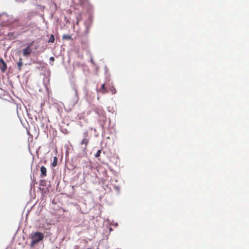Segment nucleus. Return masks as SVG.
I'll return each mask as SVG.
<instances>
[{
	"instance_id": "nucleus-11",
	"label": "nucleus",
	"mask_w": 249,
	"mask_h": 249,
	"mask_svg": "<svg viewBox=\"0 0 249 249\" xmlns=\"http://www.w3.org/2000/svg\"><path fill=\"white\" fill-rule=\"evenodd\" d=\"M109 91L111 92L112 94H115L116 92V89L113 86H111L109 88Z\"/></svg>"
},
{
	"instance_id": "nucleus-7",
	"label": "nucleus",
	"mask_w": 249,
	"mask_h": 249,
	"mask_svg": "<svg viewBox=\"0 0 249 249\" xmlns=\"http://www.w3.org/2000/svg\"><path fill=\"white\" fill-rule=\"evenodd\" d=\"M23 63H22V59L20 58L18 62V69L19 71L21 70V67H22Z\"/></svg>"
},
{
	"instance_id": "nucleus-5",
	"label": "nucleus",
	"mask_w": 249,
	"mask_h": 249,
	"mask_svg": "<svg viewBox=\"0 0 249 249\" xmlns=\"http://www.w3.org/2000/svg\"><path fill=\"white\" fill-rule=\"evenodd\" d=\"M99 91L102 94H105V93H106L107 92V89L105 88V84H102Z\"/></svg>"
},
{
	"instance_id": "nucleus-14",
	"label": "nucleus",
	"mask_w": 249,
	"mask_h": 249,
	"mask_svg": "<svg viewBox=\"0 0 249 249\" xmlns=\"http://www.w3.org/2000/svg\"><path fill=\"white\" fill-rule=\"evenodd\" d=\"M74 91H75L76 95H77V89L75 88H74Z\"/></svg>"
},
{
	"instance_id": "nucleus-3",
	"label": "nucleus",
	"mask_w": 249,
	"mask_h": 249,
	"mask_svg": "<svg viewBox=\"0 0 249 249\" xmlns=\"http://www.w3.org/2000/svg\"><path fill=\"white\" fill-rule=\"evenodd\" d=\"M0 70L2 72H5L7 70V64L1 57H0Z\"/></svg>"
},
{
	"instance_id": "nucleus-10",
	"label": "nucleus",
	"mask_w": 249,
	"mask_h": 249,
	"mask_svg": "<svg viewBox=\"0 0 249 249\" xmlns=\"http://www.w3.org/2000/svg\"><path fill=\"white\" fill-rule=\"evenodd\" d=\"M54 40H55V38H54V36L53 35H51L50 37L48 42H51V43H53L54 42Z\"/></svg>"
},
{
	"instance_id": "nucleus-13",
	"label": "nucleus",
	"mask_w": 249,
	"mask_h": 249,
	"mask_svg": "<svg viewBox=\"0 0 249 249\" xmlns=\"http://www.w3.org/2000/svg\"><path fill=\"white\" fill-rule=\"evenodd\" d=\"M50 60L51 61L50 64L51 65H53V62L54 61V58L53 56H52L50 58Z\"/></svg>"
},
{
	"instance_id": "nucleus-6",
	"label": "nucleus",
	"mask_w": 249,
	"mask_h": 249,
	"mask_svg": "<svg viewBox=\"0 0 249 249\" xmlns=\"http://www.w3.org/2000/svg\"><path fill=\"white\" fill-rule=\"evenodd\" d=\"M89 139H88V138H85L81 142V144H85V147H84V149H86V147H87V145L88 144V143H89Z\"/></svg>"
},
{
	"instance_id": "nucleus-12",
	"label": "nucleus",
	"mask_w": 249,
	"mask_h": 249,
	"mask_svg": "<svg viewBox=\"0 0 249 249\" xmlns=\"http://www.w3.org/2000/svg\"><path fill=\"white\" fill-rule=\"evenodd\" d=\"M101 150H98V151L97 152V153H96V154L95 155V157L96 158L99 157L101 154Z\"/></svg>"
},
{
	"instance_id": "nucleus-8",
	"label": "nucleus",
	"mask_w": 249,
	"mask_h": 249,
	"mask_svg": "<svg viewBox=\"0 0 249 249\" xmlns=\"http://www.w3.org/2000/svg\"><path fill=\"white\" fill-rule=\"evenodd\" d=\"M62 39L64 40H70L71 39V36L68 35H64L62 36Z\"/></svg>"
},
{
	"instance_id": "nucleus-15",
	"label": "nucleus",
	"mask_w": 249,
	"mask_h": 249,
	"mask_svg": "<svg viewBox=\"0 0 249 249\" xmlns=\"http://www.w3.org/2000/svg\"><path fill=\"white\" fill-rule=\"evenodd\" d=\"M112 228H109V231H112Z\"/></svg>"
},
{
	"instance_id": "nucleus-9",
	"label": "nucleus",
	"mask_w": 249,
	"mask_h": 249,
	"mask_svg": "<svg viewBox=\"0 0 249 249\" xmlns=\"http://www.w3.org/2000/svg\"><path fill=\"white\" fill-rule=\"evenodd\" d=\"M57 158L56 157H54L53 158V162L52 163V165L53 167H55L57 165Z\"/></svg>"
},
{
	"instance_id": "nucleus-4",
	"label": "nucleus",
	"mask_w": 249,
	"mask_h": 249,
	"mask_svg": "<svg viewBox=\"0 0 249 249\" xmlns=\"http://www.w3.org/2000/svg\"><path fill=\"white\" fill-rule=\"evenodd\" d=\"M40 171H41L40 176L41 178H44L46 176L47 171H46V168L44 166H42L41 167Z\"/></svg>"
},
{
	"instance_id": "nucleus-2",
	"label": "nucleus",
	"mask_w": 249,
	"mask_h": 249,
	"mask_svg": "<svg viewBox=\"0 0 249 249\" xmlns=\"http://www.w3.org/2000/svg\"><path fill=\"white\" fill-rule=\"evenodd\" d=\"M34 42L30 43L26 48L23 50V55L25 56L30 55L32 52L31 47L33 44Z\"/></svg>"
},
{
	"instance_id": "nucleus-1",
	"label": "nucleus",
	"mask_w": 249,
	"mask_h": 249,
	"mask_svg": "<svg viewBox=\"0 0 249 249\" xmlns=\"http://www.w3.org/2000/svg\"><path fill=\"white\" fill-rule=\"evenodd\" d=\"M44 234L39 232H36L33 234L31 237V246L33 247L36 244L38 243L44 238Z\"/></svg>"
}]
</instances>
